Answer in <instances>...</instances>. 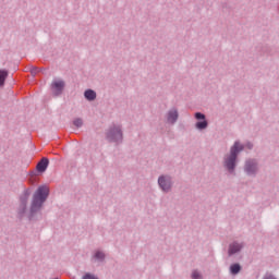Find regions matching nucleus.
Masks as SVG:
<instances>
[{"label":"nucleus","instance_id":"423d86ee","mask_svg":"<svg viewBox=\"0 0 279 279\" xmlns=\"http://www.w3.org/2000/svg\"><path fill=\"white\" fill-rule=\"evenodd\" d=\"M47 167H49V159L43 158L38 163H37V171L40 173H44V171H47Z\"/></svg>","mask_w":279,"mask_h":279},{"label":"nucleus","instance_id":"f03ea898","mask_svg":"<svg viewBox=\"0 0 279 279\" xmlns=\"http://www.w3.org/2000/svg\"><path fill=\"white\" fill-rule=\"evenodd\" d=\"M240 151H243V145H241L239 142H235L231 148L230 155L225 160V165L229 171H234L236 156H239Z\"/></svg>","mask_w":279,"mask_h":279},{"label":"nucleus","instance_id":"9d476101","mask_svg":"<svg viewBox=\"0 0 279 279\" xmlns=\"http://www.w3.org/2000/svg\"><path fill=\"white\" fill-rule=\"evenodd\" d=\"M84 95L88 99V101H93L97 97V94L95 93V90H92V89H87Z\"/></svg>","mask_w":279,"mask_h":279},{"label":"nucleus","instance_id":"20e7f679","mask_svg":"<svg viewBox=\"0 0 279 279\" xmlns=\"http://www.w3.org/2000/svg\"><path fill=\"white\" fill-rule=\"evenodd\" d=\"M158 184L162 191L167 192L171 189V178L169 177H160L158 179Z\"/></svg>","mask_w":279,"mask_h":279},{"label":"nucleus","instance_id":"9b49d317","mask_svg":"<svg viewBox=\"0 0 279 279\" xmlns=\"http://www.w3.org/2000/svg\"><path fill=\"white\" fill-rule=\"evenodd\" d=\"M7 77H8V71L0 70V86H3V84H5Z\"/></svg>","mask_w":279,"mask_h":279},{"label":"nucleus","instance_id":"0eeeda50","mask_svg":"<svg viewBox=\"0 0 279 279\" xmlns=\"http://www.w3.org/2000/svg\"><path fill=\"white\" fill-rule=\"evenodd\" d=\"M178 121V110L172 109L168 112V122L175 123Z\"/></svg>","mask_w":279,"mask_h":279},{"label":"nucleus","instance_id":"2eb2a0df","mask_svg":"<svg viewBox=\"0 0 279 279\" xmlns=\"http://www.w3.org/2000/svg\"><path fill=\"white\" fill-rule=\"evenodd\" d=\"M83 121H82V119H76V120H74V125L76 126V128H82V125H83Z\"/></svg>","mask_w":279,"mask_h":279},{"label":"nucleus","instance_id":"4468645a","mask_svg":"<svg viewBox=\"0 0 279 279\" xmlns=\"http://www.w3.org/2000/svg\"><path fill=\"white\" fill-rule=\"evenodd\" d=\"M105 254L102 253V252H96V254H95V258H97V260H104V258H105Z\"/></svg>","mask_w":279,"mask_h":279},{"label":"nucleus","instance_id":"39448f33","mask_svg":"<svg viewBox=\"0 0 279 279\" xmlns=\"http://www.w3.org/2000/svg\"><path fill=\"white\" fill-rule=\"evenodd\" d=\"M63 89H64L63 81H54L52 83V93H54V95H60V93H62Z\"/></svg>","mask_w":279,"mask_h":279},{"label":"nucleus","instance_id":"f257e3e1","mask_svg":"<svg viewBox=\"0 0 279 279\" xmlns=\"http://www.w3.org/2000/svg\"><path fill=\"white\" fill-rule=\"evenodd\" d=\"M47 197H49V187L39 186L33 197V203L31 207L32 213L40 210V208H43V204H45V202L47 201Z\"/></svg>","mask_w":279,"mask_h":279},{"label":"nucleus","instance_id":"6ab92c4d","mask_svg":"<svg viewBox=\"0 0 279 279\" xmlns=\"http://www.w3.org/2000/svg\"><path fill=\"white\" fill-rule=\"evenodd\" d=\"M264 279H276V278L271 275H267Z\"/></svg>","mask_w":279,"mask_h":279},{"label":"nucleus","instance_id":"f3484780","mask_svg":"<svg viewBox=\"0 0 279 279\" xmlns=\"http://www.w3.org/2000/svg\"><path fill=\"white\" fill-rule=\"evenodd\" d=\"M195 119H198V120L203 119L204 120V119H206V116H204L203 113L196 112L195 113Z\"/></svg>","mask_w":279,"mask_h":279},{"label":"nucleus","instance_id":"6e6552de","mask_svg":"<svg viewBox=\"0 0 279 279\" xmlns=\"http://www.w3.org/2000/svg\"><path fill=\"white\" fill-rule=\"evenodd\" d=\"M245 170L247 173H254V171H256V162H254V160L247 161Z\"/></svg>","mask_w":279,"mask_h":279},{"label":"nucleus","instance_id":"1a4fd4ad","mask_svg":"<svg viewBox=\"0 0 279 279\" xmlns=\"http://www.w3.org/2000/svg\"><path fill=\"white\" fill-rule=\"evenodd\" d=\"M241 247L243 246L239 243L231 244L229 247V254H236V252H241Z\"/></svg>","mask_w":279,"mask_h":279},{"label":"nucleus","instance_id":"f8f14e48","mask_svg":"<svg viewBox=\"0 0 279 279\" xmlns=\"http://www.w3.org/2000/svg\"><path fill=\"white\" fill-rule=\"evenodd\" d=\"M196 128H197V130H206V128H208V122H206V120H204L202 122H197Z\"/></svg>","mask_w":279,"mask_h":279},{"label":"nucleus","instance_id":"7ed1b4c3","mask_svg":"<svg viewBox=\"0 0 279 279\" xmlns=\"http://www.w3.org/2000/svg\"><path fill=\"white\" fill-rule=\"evenodd\" d=\"M107 138L109 141H121L123 138V134L121 133V128L114 126L113 129H110L109 132L107 133Z\"/></svg>","mask_w":279,"mask_h":279},{"label":"nucleus","instance_id":"a211bd4d","mask_svg":"<svg viewBox=\"0 0 279 279\" xmlns=\"http://www.w3.org/2000/svg\"><path fill=\"white\" fill-rule=\"evenodd\" d=\"M83 279H97V277L90 275V274H86Z\"/></svg>","mask_w":279,"mask_h":279},{"label":"nucleus","instance_id":"ddd939ff","mask_svg":"<svg viewBox=\"0 0 279 279\" xmlns=\"http://www.w3.org/2000/svg\"><path fill=\"white\" fill-rule=\"evenodd\" d=\"M230 270H231V274H239L241 271V266L239 264H233L231 267H230Z\"/></svg>","mask_w":279,"mask_h":279},{"label":"nucleus","instance_id":"dca6fc26","mask_svg":"<svg viewBox=\"0 0 279 279\" xmlns=\"http://www.w3.org/2000/svg\"><path fill=\"white\" fill-rule=\"evenodd\" d=\"M192 278H193V279H202V275H199V272H197V271H194V272L192 274Z\"/></svg>","mask_w":279,"mask_h":279},{"label":"nucleus","instance_id":"aec40b11","mask_svg":"<svg viewBox=\"0 0 279 279\" xmlns=\"http://www.w3.org/2000/svg\"><path fill=\"white\" fill-rule=\"evenodd\" d=\"M26 195H29V193L26 192Z\"/></svg>","mask_w":279,"mask_h":279}]
</instances>
